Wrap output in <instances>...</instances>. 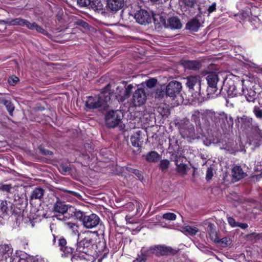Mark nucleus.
I'll use <instances>...</instances> for the list:
<instances>
[{"mask_svg": "<svg viewBox=\"0 0 262 262\" xmlns=\"http://www.w3.org/2000/svg\"><path fill=\"white\" fill-rule=\"evenodd\" d=\"M203 119H210L215 123L222 122L223 127H227L225 121L227 122V125L229 127H232L233 124V119L231 116H228L227 114L224 112H215L212 110H203Z\"/></svg>", "mask_w": 262, "mask_h": 262, "instance_id": "nucleus-1", "label": "nucleus"}, {"mask_svg": "<svg viewBox=\"0 0 262 262\" xmlns=\"http://www.w3.org/2000/svg\"><path fill=\"white\" fill-rule=\"evenodd\" d=\"M243 83V80H238L237 82L234 83L232 80L226 79L224 82V86L228 95L234 97L241 95L244 92Z\"/></svg>", "mask_w": 262, "mask_h": 262, "instance_id": "nucleus-2", "label": "nucleus"}, {"mask_svg": "<svg viewBox=\"0 0 262 262\" xmlns=\"http://www.w3.org/2000/svg\"><path fill=\"white\" fill-rule=\"evenodd\" d=\"M179 131L182 137L187 139L188 142H191L199 138L198 134L195 132L194 127L188 120L180 125Z\"/></svg>", "mask_w": 262, "mask_h": 262, "instance_id": "nucleus-3", "label": "nucleus"}, {"mask_svg": "<svg viewBox=\"0 0 262 262\" xmlns=\"http://www.w3.org/2000/svg\"><path fill=\"white\" fill-rule=\"evenodd\" d=\"M186 85L189 91L194 94L195 97L201 95V79L200 76L191 75L185 78Z\"/></svg>", "mask_w": 262, "mask_h": 262, "instance_id": "nucleus-4", "label": "nucleus"}, {"mask_svg": "<svg viewBox=\"0 0 262 262\" xmlns=\"http://www.w3.org/2000/svg\"><path fill=\"white\" fill-rule=\"evenodd\" d=\"M107 102V97L104 95H95L94 96H89L85 101V105L89 109H96L101 106H105Z\"/></svg>", "mask_w": 262, "mask_h": 262, "instance_id": "nucleus-5", "label": "nucleus"}, {"mask_svg": "<svg viewBox=\"0 0 262 262\" xmlns=\"http://www.w3.org/2000/svg\"><path fill=\"white\" fill-rule=\"evenodd\" d=\"M238 122L241 128L243 130L256 132L259 130L257 124L254 122L252 118L250 117L243 116L239 117L238 118Z\"/></svg>", "mask_w": 262, "mask_h": 262, "instance_id": "nucleus-6", "label": "nucleus"}, {"mask_svg": "<svg viewBox=\"0 0 262 262\" xmlns=\"http://www.w3.org/2000/svg\"><path fill=\"white\" fill-rule=\"evenodd\" d=\"M90 243L88 239H84L79 242L76 250L75 254L72 257L71 260L73 261L78 258L80 259H84V255L88 252V247L90 246Z\"/></svg>", "mask_w": 262, "mask_h": 262, "instance_id": "nucleus-7", "label": "nucleus"}, {"mask_svg": "<svg viewBox=\"0 0 262 262\" xmlns=\"http://www.w3.org/2000/svg\"><path fill=\"white\" fill-rule=\"evenodd\" d=\"M122 116L119 111H109L105 117V122L108 127L117 126L122 120Z\"/></svg>", "mask_w": 262, "mask_h": 262, "instance_id": "nucleus-8", "label": "nucleus"}, {"mask_svg": "<svg viewBox=\"0 0 262 262\" xmlns=\"http://www.w3.org/2000/svg\"><path fill=\"white\" fill-rule=\"evenodd\" d=\"M146 100V95L143 88H138L134 93L132 99V103L135 106L144 104Z\"/></svg>", "mask_w": 262, "mask_h": 262, "instance_id": "nucleus-9", "label": "nucleus"}, {"mask_svg": "<svg viewBox=\"0 0 262 262\" xmlns=\"http://www.w3.org/2000/svg\"><path fill=\"white\" fill-rule=\"evenodd\" d=\"M206 80L208 87L207 89L208 95L214 94L217 89V83L219 81V78L217 74L215 73H210L206 77Z\"/></svg>", "mask_w": 262, "mask_h": 262, "instance_id": "nucleus-10", "label": "nucleus"}, {"mask_svg": "<svg viewBox=\"0 0 262 262\" xmlns=\"http://www.w3.org/2000/svg\"><path fill=\"white\" fill-rule=\"evenodd\" d=\"M133 86L129 84L126 87L118 86L116 89V97L119 101L123 102L130 96Z\"/></svg>", "mask_w": 262, "mask_h": 262, "instance_id": "nucleus-11", "label": "nucleus"}, {"mask_svg": "<svg viewBox=\"0 0 262 262\" xmlns=\"http://www.w3.org/2000/svg\"><path fill=\"white\" fill-rule=\"evenodd\" d=\"M100 222V218L95 214L86 215L83 220L82 225L86 229H92L97 226Z\"/></svg>", "mask_w": 262, "mask_h": 262, "instance_id": "nucleus-12", "label": "nucleus"}, {"mask_svg": "<svg viewBox=\"0 0 262 262\" xmlns=\"http://www.w3.org/2000/svg\"><path fill=\"white\" fill-rule=\"evenodd\" d=\"M182 89V84L177 81H170L166 86V95L170 97H175Z\"/></svg>", "mask_w": 262, "mask_h": 262, "instance_id": "nucleus-13", "label": "nucleus"}, {"mask_svg": "<svg viewBox=\"0 0 262 262\" xmlns=\"http://www.w3.org/2000/svg\"><path fill=\"white\" fill-rule=\"evenodd\" d=\"M134 17L138 23L142 25L148 24L151 20V16L149 13L144 9L138 11L135 14Z\"/></svg>", "mask_w": 262, "mask_h": 262, "instance_id": "nucleus-14", "label": "nucleus"}, {"mask_svg": "<svg viewBox=\"0 0 262 262\" xmlns=\"http://www.w3.org/2000/svg\"><path fill=\"white\" fill-rule=\"evenodd\" d=\"M161 21L165 28L171 29H179L182 27L181 21L177 17H170L167 20L161 18Z\"/></svg>", "mask_w": 262, "mask_h": 262, "instance_id": "nucleus-15", "label": "nucleus"}, {"mask_svg": "<svg viewBox=\"0 0 262 262\" xmlns=\"http://www.w3.org/2000/svg\"><path fill=\"white\" fill-rule=\"evenodd\" d=\"M70 206H71L66 205L64 202L58 200L54 203L52 210L54 213H57L62 215L66 213L69 214Z\"/></svg>", "mask_w": 262, "mask_h": 262, "instance_id": "nucleus-16", "label": "nucleus"}, {"mask_svg": "<svg viewBox=\"0 0 262 262\" xmlns=\"http://www.w3.org/2000/svg\"><path fill=\"white\" fill-rule=\"evenodd\" d=\"M124 5V0H107L106 8L113 12L120 10Z\"/></svg>", "mask_w": 262, "mask_h": 262, "instance_id": "nucleus-17", "label": "nucleus"}, {"mask_svg": "<svg viewBox=\"0 0 262 262\" xmlns=\"http://www.w3.org/2000/svg\"><path fill=\"white\" fill-rule=\"evenodd\" d=\"M12 203L8 201H2L0 204V210L4 216L12 212Z\"/></svg>", "mask_w": 262, "mask_h": 262, "instance_id": "nucleus-18", "label": "nucleus"}, {"mask_svg": "<svg viewBox=\"0 0 262 262\" xmlns=\"http://www.w3.org/2000/svg\"><path fill=\"white\" fill-rule=\"evenodd\" d=\"M232 176L235 181H238L244 178L246 173L243 171L241 166H235L232 169Z\"/></svg>", "mask_w": 262, "mask_h": 262, "instance_id": "nucleus-19", "label": "nucleus"}, {"mask_svg": "<svg viewBox=\"0 0 262 262\" xmlns=\"http://www.w3.org/2000/svg\"><path fill=\"white\" fill-rule=\"evenodd\" d=\"M182 64L185 68L192 70L199 69L201 66L200 62L193 60H185Z\"/></svg>", "mask_w": 262, "mask_h": 262, "instance_id": "nucleus-20", "label": "nucleus"}, {"mask_svg": "<svg viewBox=\"0 0 262 262\" xmlns=\"http://www.w3.org/2000/svg\"><path fill=\"white\" fill-rule=\"evenodd\" d=\"M69 215H70L71 216H75L77 219L79 220L82 223L83 222L84 217L86 216L83 212L80 210L76 209L72 206L70 207Z\"/></svg>", "mask_w": 262, "mask_h": 262, "instance_id": "nucleus-21", "label": "nucleus"}, {"mask_svg": "<svg viewBox=\"0 0 262 262\" xmlns=\"http://www.w3.org/2000/svg\"><path fill=\"white\" fill-rule=\"evenodd\" d=\"M242 95H244L246 100L248 102H254L256 97V93L252 89H244V92Z\"/></svg>", "mask_w": 262, "mask_h": 262, "instance_id": "nucleus-22", "label": "nucleus"}, {"mask_svg": "<svg viewBox=\"0 0 262 262\" xmlns=\"http://www.w3.org/2000/svg\"><path fill=\"white\" fill-rule=\"evenodd\" d=\"M45 193V190L40 187H36L32 191L30 199H41Z\"/></svg>", "mask_w": 262, "mask_h": 262, "instance_id": "nucleus-23", "label": "nucleus"}, {"mask_svg": "<svg viewBox=\"0 0 262 262\" xmlns=\"http://www.w3.org/2000/svg\"><path fill=\"white\" fill-rule=\"evenodd\" d=\"M200 27V23L196 18H193L188 22L186 28L191 31H197Z\"/></svg>", "mask_w": 262, "mask_h": 262, "instance_id": "nucleus-24", "label": "nucleus"}, {"mask_svg": "<svg viewBox=\"0 0 262 262\" xmlns=\"http://www.w3.org/2000/svg\"><path fill=\"white\" fill-rule=\"evenodd\" d=\"M182 231L187 235L193 236L195 235L199 232V230L195 227L186 226L182 227Z\"/></svg>", "mask_w": 262, "mask_h": 262, "instance_id": "nucleus-25", "label": "nucleus"}, {"mask_svg": "<svg viewBox=\"0 0 262 262\" xmlns=\"http://www.w3.org/2000/svg\"><path fill=\"white\" fill-rule=\"evenodd\" d=\"M160 158V155L155 151L149 152L145 156L146 160L149 162H156Z\"/></svg>", "mask_w": 262, "mask_h": 262, "instance_id": "nucleus-26", "label": "nucleus"}, {"mask_svg": "<svg viewBox=\"0 0 262 262\" xmlns=\"http://www.w3.org/2000/svg\"><path fill=\"white\" fill-rule=\"evenodd\" d=\"M90 5L92 9L98 12H103V5L99 0H94L90 2Z\"/></svg>", "mask_w": 262, "mask_h": 262, "instance_id": "nucleus-27", "label": "nucleus"}, {"mask_svg": "<svg viewBox=\"0 0 262 262\" xmlns=\"http://www.w3.org/2000/svg\"><path fill=\"white\" fill-rule=\"evenodd\" d=\"M64 225L66 226V227L70 231H71L73 234L77 235V237L79 236V231H78L79 227L76 224L74 223H71V222H66L64 223Z\"/></svg>", "mask_w": 262, "mask_h": 262, "instance_id": "nucleus-28", "label": "nucleus"}, {"mask_svg": "<svg viewBox=\"0 0 262 262\" xmlns=\"http://www.w3.org/2000/svg\"><path fill=\"white\" fill-rule=\"evenodd\" d=\"M176 164L177 165V171L182 175H185L187 173V166L186 164L182 163L179 164L178 159L176 160Z\"/></svg>", "mask_w": 262, "mask_h": 262, "instance_id": "nucleus-29", "label": "nucleus"}, {"mask_svg": "<svg viewBox=\"0 0 262 262\" xmlns=\"http://www.w3.org/2000/svg\"><path fill=\"white\" fill-rule=\"evenodd\" d=\"M29 23L30 22L27 20L20 18H16L10 21L9 24L11 25L25 26L28 28V24H29Z\"/></svg>", "mask_w": 262, "mask_h": 262, "instance_id": "nucleus-30", "label": "nucleus"}, {"mask_svg": "<svg viewBox=\"0 0 262 262\" xmlns=\"http://www.w3.org/2000/svg\"><path fill=\"white\" fill-rule=\"evenodd\" d=\"M28 28L29 29L35 30L37 32L39 33H42L43 34H47V32L35 23H29V24H28Z\"/></svg>", "mask_w": 262, "mask_h": 262, "instance_id": "nucleus-31", "label": "nucleus"}, {"mask_svg": "<svg viewBox=\"0 0 262 262\" xmlns=\"http://www.w3.org/2000/svg\"><path fill=\"white\" fill-rule=\"evenodd\" d=\"M203 110L195 111L192 114V120H193L196 123H199L200 118H202L203 119Z\"/></svg>", "mask_w": 262, "mask_h": 262, "instance_id": "nucleus-32", "label": "nucleus"}, {"mask_svg": "<svg viewBox=\"0 0 262 262\" xmlns=\"http://www.w3.org/2000/svg\"><path fill=\"white\" fill-rule=\"evenodd\" d=\"M139 133L140 132H137L136 134L132 136L130 138V141L132 145L137 147L140 146Z\"/></svg>", "mask_w": 262, "mask_h": 262, "instance_id": "nucleus-33", "label": "nucleus"}, {"mask_svg": "<svg viewBox=\"0 0 262 262\" xmlns=\"http://www.w3.org/2000/svg\"><path fill=\"white\" fill-rule=\"evenodd\" d=\"M170 162L168 160H162L160 162V168L162 171L165 172L169 167Z\"/></svg>", "mask_w": 262, "mask_h": 262, "instance_id": "nucleus-34", "label": "nucleus"}, {"mask_svg": "<svg viewBox=\"0 0 262 262\" xmlns=\"http://www.w3.org/2000/svg\"><path fill=\"white\" fill-rule=\"evenodd\" d=\"M218 243H220L221 246L226 247L231 244V240L229 237H225L222 239L219 238V242Z\"/></svg>", "mask_w": 262, "mask_h": 262, "instance_id": "nucleus-35", "label": "nucleus"}, {"mask_svg": "<svg viewBox=\"0 0 262 262\" xmlns=\"http://www.w3.org/2000/svg\"><path fill=\"white\" fill-rule=\"evenodd\" d=\"M162 217L168 221H174L176 219L177 215L172 212H167L163 214Z\"/></svg>", "mask_w": 262, "mask_h": 262, "instance_id": "nucleus-36", "label": "nucleus"}, {"mask_svg": "<svg viewBox=\"0 0 262 262\" xmlns=\"http://www.w3.org/2000/svg\"><path fill=\"white\" fill-rule=\"evenodd\" d=\"M4 104L6 106L8 111L9 113V114L12 116L13 111H14V107L13 106L11 102L8 100H6L4 102Z\"/></svg>", "mask_w": 262, "mask_h": 262, "instance_id": "nucleus-37", "label": "nucleus"}, {"mask_svg": "<svg viewBox=\"0 0 262 262\" xmlns=\"http://www.w3.org/2000/svg\"><path fill=\"white\" fill-rule=\"evenodd\" d=\"M67 241L66 239L59 237L58 238L57 246L59 247L60 250H63V248L66 247Z\"/></svg>", "mask_w": 262, "mask_h": 262, "instance_id": "nucleus-38", "label": "nucleus"}, {"mask_svg": "<svg viewBox=\"0 0 262 262\" xmlns=\"http://www.w3.org/2000/svg\"><path fill=\"white\" fill-rule=\"evenodd\" d=\"M214 170L212 167H208L206 171V179L207 181H210L214 174Z\"/></svg>", "mask_w": 262, "mask_h": 262, "instance_id": "nucleus-39", "label": "nucleus"}, {"mask_svg": "<svg viewBox=\"0 0 262 262\" xmlns=\"http://www.w3.org/2000/svg\"><path fill=\"white\" fill-rule=\"evenodd\" d=\"M253 113L255 116L259 119L262 118V110L257 106H255L253 109Z\"/></svg>", "mask_w": 262, "mask_h": 262, "instance_id": "nucleus-40", "label": "nucleus"}, {"mask_svg": "<svg viewBox=\"0 0 262 262\" xmlns=\"http://www.w3.org/2000/svg\"><path fill=\"white\" fill-rule=\"evenodd\" d=\"M209 235L211 241H213L214 243H216L219 242V237H218L216 231H212L211 233H209Z\"/></svg>", "mask_w": 262, "mask_h": 262, "instance_id": "nucleus-41", "label": "nucleus"}, {"mask_svg": "<svg viewBox=\"0 0 262 262\" xmlns=\"http://www.w3.org/2000/svg\"><path fill=\"white\" fill-rule=\"evenodd\" d=\"M158 250L160 251L161 252V254L165 255L169 251V249L167 247L164 246H158L156 247Z\"/></svg>", "mask_w": 262, "mask_h": 262, "instance_id": "nucleus-42", "label": "nucleus"}, {"mask_svg": "<svg viewBox=\"0 0 262 262\" xmlns=\"http://www.w3.org/2000/svg\"><path fill=\"white\" fill-rule=\"evenodd\" d=\"M227 221L229 224L233 228L237 227L238 222L232 217H228Z\"/></svg>", "mask_w": 262, "mask_h": 262, "instance_id": "nucleus-43", "label": "nucleus"}, {"mask_svg": "<svg viewBox=\"0 0 262 262\" xmlns=\"http://www.w3.org/2000/svg\"><path fill=\"white\" fill-rule=\"evenodd\" d=\"M70 170V167L69 165L62 164L60 166V170L61 171V172L62 174H65L66 173L69 171Z\"/></svg>", "mask_w": 262, "mask_h": 262, "instance_id": "nucleus-44", "label": "nucleus"}, {"mask_svg": "<svg viewBox=\"0 0 262 262\" xmlns=\"http://www.w3.org/2000/svg\"><path fill=\"white\" fill-rule=\"evenodd\" d=\"M158 112L161 114L162 116H167L169 114L168 109H164L161 106L158 107Z\"/></svg>", "mask_w": 262, "mask_h": 262, "instance_id": "nucleus-45", "label": "nucleus"}, {"mask_svg": "<svg viewBox=\"0 0 262 262\" xmlns=\"http://www.w3.org/2000/svg\"><path fill=\"white\" fill-rule=\"evenodd\" d=\"M77 3L80 7H86L90 5V0H77Z\"/></svg>", "mask_w": 262, "mask_h": 262, "instance_id": "nucleus-46", "label": "nucleus"}, {"mask_svg": "<svg viewBox=\"0 0 262 262\" xmlns=\"http://www.w3.org/2000/svg\"><path fill=\"white\" fill-rule=\"evenodd\" d=\"M12 188L11 185L10 184H3L0 186V190L4 191L9 192Z\"/></svg>", "mask_w": 262, "mask_h": 262, "instance_id": "nucleus-47", "label": "nucleus"}, {"mask_svg": "<svg viewBox=\"0 0 262 262\" xmlns=\"http://www.w3.org/2000/svg\"><path fill=\"white\" fill-rule=\"evenodd\" d=\"M258 236V234L255 233H252L246 235V238L247 241H253Z\"/></svg>", "mask_w": 262, "mask_h": 262, "instance_id": "nucleus-48", "label": "nucleus"}, {"mask_svg": "<svg viewBox=\"0 0 262 262\" xmlns=\"http://www.w3.org/2000/svg\"><path fill=\"white\" fill-rule=\"evenodd\" d=\"M157 80L155 78L149 79L146 83L147 86L149 88H152L157 83Z\"/></svg>", "mask_w": 262, "mask_h": 262, "instance_id": "nucleus-49", "label": "nucleus"}, {"mask_svg": "<svg viewBox=\"0 0 262 262\" xmlns=\"http://www.w3.org/2000/svg\"><path fill=\"white\" fill-rule=\"evenodd\" d=\"M62 251L64 253L65 256H67L68 254H69L73 253V252H74V249L71 247L66 246L63 248V250Z\"/></svg>", "mask_w": 262, "mask_h": 262, "instance_id": "nucleus-50", "label": "nucleus"}, {"mask_svg": "<svg viewBox=\"0 0 262 262\" xmlns=\"http://www.w3.org/2000/svg\"><path fill=\"white\" fill-rule=\"evenodd\" d=\"M131 172H133V173H134L136 176H137L140 180H141V181L143 180V177L141 171H140L139 170L133 169L131 171Z\"/></svg>", "mask_w": 262, "mask_h": 262, "instance_id": "nucleus-51", "label": "nucleus"}, {"mask_svg": "<svg viewBox=\"0 0 262 262\" xmlns=\"http://www.w3.org/2000/svg\"><path fill=\"white\" fill-rule=\"evenodd\" d=\"M18 78L16 76L10 77L8 79V82L11 85H14L18 80Z\"/></svg>", "mask_w": 262, "mask_h": 262, "instance_id": "nucleus-52", "label": "nucleus"}, {"mask_svg": "<svg viewBox=\"0 0 262 262\" xmlns=\"http://www.w3.org/2000/svg\"><path fill=\"white\" fill-rule=\"evenodd\" d=\"M182 3L189 7H192L195 3L196 0H181Z\"/></svg>", "mask_w": 262, "mask_h": 262, "instance_id": "nucleus-53", "label": "nucleus"}, {"mask_svg": "<svg viewBox=\"0 0 262 262\" xmlns=\"http://www.w3.org/2000/svg\"><path fill=\"white\" fill-rule=\"evenodd\" d=\"M215 232L216 231L215 230V227L214 226V225L212 223H208V233H211L212 232Z\"/></svg>", "mask_w": 262, "mask_h": 262, "instance_id": "nucleus-54", "label": "nucleus"}, {"mask_svg": "<svg viewBox=\"0 0 262 262\" xmlns=\"http://www.w3.org/2000/svg\"><path fill=\"white\" fill-rule=\"evenodd\" d=\"M39 149L40 152L45 155H51L53 154V152L52 151L47 150L46 149H44L43 148L41 147H40L39 148Z\"/></svg>", "mask_w": 262, "mask_h": 262, "instance_id": "nucleus-55", "label": "nucleus"}, {"mask_svg": "<svg viewBox=\"0 0 262 262\" xmlns=\"http://www.w3.org/2000/svg\"><path fill=\"white\" fill-rule=\"evenodd\" d=\"M216 9V4L215 3H213L211 5H210L208 8V13L210 14L213 11H214Z\"/></svg>", "mask_w": 262, "mask_h": 262, "instance_id": "nucleus-56", "label": "nucleus"}, {"mask_svg": "<svg viewBox=\"0 0 262 262\" xmlns=\"http://www.w3.org/2000/svg\"><path fill=\"white\" fill-rule=\"evenodd\" d=\"M33 262H45V260L41 256H37L34 258Z\"/></svg>", "mask_w": 262, "mask_h": 262, "instance_id": "nucleus-57", "label": "nucleus"}, {"mask_svg": "<svg viewBox=\"0 0 262 262\" xmlns=\"http://www.w3.org/2000/svg\"><path fill=\"white\" fill-rule=\"evenodd\" d=\"M248 227L246 223H237V227H240L242 229H245Z\"/></svg>", "mask_w": 262, "mask_h": 262, "instance_id": "nucleus-58", "label": "nucleus"}, {"mask_svg": "<svg viewBox=\"0 0 262 262\" xmlns=\"http://www.w3.org/2000/svg\"><path fill=\"white\" fill-rule=\"evenodd\" d=\"M258 135L259 138V141L260 143L258 144L257 146H259L260 144H262V130H259L258 132Z\"/></svg>", "mask_w": 262, "mask_h": 262, "instance_id": "nucleus-59", "label": "nucleus"}, {"mask_svg": "<svg viewBox=\"0 0 262 262\" xmlns=\"http://www.w3.org/2000/svg\"><path fill=\"white\" fill-rule=\"evenodd\" d=\"M144 257L142 256L141 257L136 258V259L133 262H142V261L144 260Z\"/></svg>", "mask_w": 262, "mask_h": 262, "instance_id": "nucleus-60", "label": "nucleus"}, {"mask_svg": "<svg viewBox=\"0 0 262 262\" xmlns=\"http://www.w3.org/2000/svg\"><path fill=\"white\" fill-rule=\"evenodd\" d=\"M56 237L54 235H53V240H52V244H53V245H54V246L56 245Z\"/></svg>", "mask_w": 262, "mask_h": 262, "instance_id": "nucleus-61", "label": "nucleus"}, {"mask_svg": "<svg viewBox=\"0 0 262 262\" xmlns=\"http://www.w3.org/2000/svg\"><path fill=\"white\" fill-rule=\"evenodd\" d=\"M258 103L259 104V105L262 106V97H260L259 99V100H258Z\"/></svg>", "mask_w": 262, "mask_h": 262, "instance_id": "nucleus-62", "label": "nucleus"}]
</instances>
